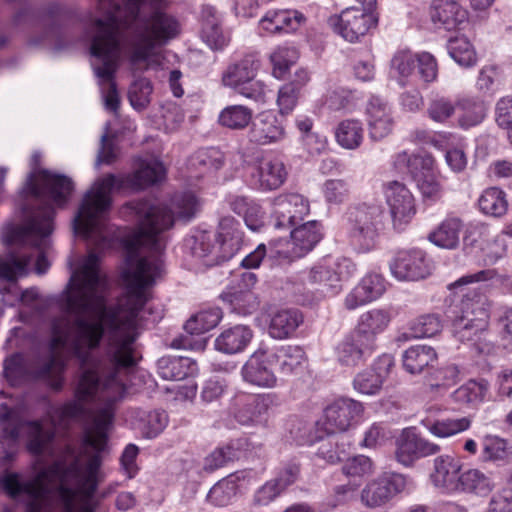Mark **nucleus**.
Here are the masks:
<instances>
[{
    "label": "nucleus",
    "mask_w": 512,
    "mask_h": 512,
    "mask_svg": "<svg viewBox=\"0 0 512 512\" xmlns=\"http://www.w3.org/2000/svg\"><path fill=\"white\" fill-rule=\"evenodd\" d=\"M200 202L193 193L176 195L170 206L148 201L131 204L138 228L126 239L131 254L147 249L151 255L123 273L127 293L116 305L106 303L107 279L99 269V258L90 253L73 273L64 293V315L52 321L50 357L34 372L54 390L63 386L65 361L62 353L76 357L83 373L74 398L61 405L52 418L60 423L89 420L82 433V446L104 450L114 417V405L125 392L124 376L137 363L135 341L139 312L148 300V288L160 275V254L165 249L163 235L175 219L190 220Z\"/></svg>",
    "instance_id": "nucleus-1"
},
{
    "label": "nucleus",
    "mask_w": 512,
    "mask_h": 512,
    "mask_svg": "<svg viewBox=\"0 0 512 512\" xmlns=\"http://www.w3.org/2000/svg\"><path fill=\"white\" fill-rule=\"evenodd\" d=\"M49 410L40 420L11 424V411L3 406V433L17 440L22 428L26 436V448L34 456L54 459V462L37 472L32 478L22 481L18 474L8 473L1 484L6 493L16 499L23 498L25 512H93L92 497L96 490V475L100 466V453L92 446L77 449L66 444L55 446L57 428H67L71 422L91 424L89 420H68L60 423L52 416L60 408Z\"/></svg>",
    "instance_id": "nucleus-2"
},
{
    "label": "nucleus",
    "mask_w": 512,
    "mask_h": 512,
    "mask_svg": "<svg viewBox=\"0 0 512 512\" xmlns=\"http://www.w3.org/2000/svg\"><path fill=\"white\" fill-rule=\"evenodd\" d=\"M54 209L50 203H45L34 210L22 224H8L3 238L9 245L29 246L33 252H18L10 254L0 261V294L9 305L16 301L28 303L36 299L35 290L18 291L16 280L25 276L32 259L36 257L35 271L41 275L47 272L50 263L47 253L50 248V235L53 231Z\"/></svg>",
    "instance_id": "nucleus-3"
},
{
    "label": "nucleus",
    "mask_w": 512,
    "mask_h": 512,
    "mask_svg": "<svg viewBox=\"0 0 512 512\" xmlns=\"http://www.w3.org/2000/svg\"><path fill=\"white\" fill-rule=\"evenodd\" d=\"M166 175L162 162L156 158H138L134 163V172L130 174H107L97 179L88 190L74 218V228L97 248L103 249L109 244L106 227V215L111 207L113 191L142 190L161 182Z\"/></svg>",
    "instance_id": "nucleus-4"
},
{
    "label": "nucleus",
    "mask_w": 512,
    "mask_h": 512,
    "mask_svg": "<svg viewBox=\"0 0 512 512\" xmlns=\"http://www.w3.org/2000/svg\"><path fill=\"white\" fill-rule=\"evenodd\" d=\"M98 21L97 33H88L91 40V66L101 86L106 109L116 112L119 108V96L114 82L121 52L119 43Z\"/></svg>",
    "instance_id": "nucleus-5"
},
{
    "label": "nucleus",
    "mask_w": 512,
    "mask_h": 512,
    "mask_svg": "<svg viewBox=\"0 0 512 512\" xmlns=\"http://www.w3.org/2000/svg\"><path fill=\"white\" fill-rule=\"evenodd\" d=\"M346 216V233L350 243L359 252L371 251L384 229L382 206L375 202H361L350 206Z\"/></svg>",
    "instance_id": "nucleus-6"
},
{
    "label": "nucleus",
    "mask_w": 512,
    "mask_h": 512,
    "mask_svg": "<svg viewBox=\"0 0 512 512\" xmlns=\"http://www.w3.org/2000/svg\"><path fill=\"white\" fill-rule=\"evenodd\" d=\"M395 165L399 169H407L424 199L437 201L441 198L443 186L439 179L436 161L431 154L422 152L409 155L404 151L396 156Z\"/></svg>",
    "instance_id": "nucleus-7"
},
{
    "label": "nucleus",
    "mask_w": 512,
    "mask_h": 512,
    "mask_svg": "<svg viewBox=\"0 0 512 512\" xmlns=\"http://www.w3.org/2000/svg\"><path fill=\"white\" fill-rule=\"evenodd\" d=\"M259 67L260 61L248 55L227 67L222 74V83L248 99L265 102L266 86L262 81L255 80Z\"/></svg>",
    "instance_id": "nucleus-8"
},
{
    "label": "nucleus",
    "mask_w": 512,
    "mask_h": 512,
    "mask_svg": "<svg viewBox=\"0 0 512 512\" xmlns=\"http://www.w3.org/2000/svg\"><path fill=\"white\" fill-rule=\"evenodd\" d=\"M321 225L317 221H307L294 226L291 231V240L285 242L289 246L283 249L282 240L270 243V256L274 258L292 259L299 258L310 252L321 240Z\"/></svg>",
    "instance_id": "nucleus-9"
},
{
    "label": "nucleus",
    "mask_w": 512,
    "mask_h": 512,
    "mask_svg": "<svg viewBox=\"0 0 512 512\" xmlns=\"http://www.w3.org/2000/svg\"><path fill=\"white\" fill-rule=\"evenodd\" d=\"M365 7H349L329 19L334 31L349 42H356L377 25L376 16Z\"/></svg>",
    "instance_id": "nucleus-10"
},
{
    "label": "nucleus",
    "mask_w": 512,
    "mask_h": 512,
    "mask_svg": "<svg viewBox=\"0 0 512 512\" xmlns=\"http://www.w3.org/2000/svg\"><path fill=\"white\" fill-rule=\"evenodd\" d=\"M408 484L406 476L398 473L381 475L366 484L360 500L368 508H378L388 503L395 495L403 492Z\"/></svg>",
    "instance_id": "nucleus-11"
},
{
    "label": "nucleus",
    "mask_w": 512,
    "mask_h": 512,
    "mask_svg": "<svg viewBox=\"0 0 512 512\" xmlns=\"http://www.w3.org/2000/svg\"><path fill=\"white\" fill-rule=\"evenodd\" d=\"M29 189L35 197L62 206L73 190V183L66 176L43 170L35 180L30 179Z\"/></svg>",
    "instance_id": "nucleus-12"
},
{
    "label": "nucleus",
    "mask_w": 512,
    "mask_h": 512,
    "mask_svg": "<svg viewBox=\"0 0 512 512\" xmlns=\"http://www.w3.org/2000/svg\"><path fill=\"white\" fill-rule=\"evenodd\" d=\"M276 355L266 350L255 351L245 362L241 375L245 382L260 387L273 388L277 385V377L272 369Z\"/></svg>",
    "instance_id": "nucleus-13"
},
{
    "label": "nucleus",
    "mask_w": 512,
    "mask_h": 512,
    "mask_svg": "<svg viewBox=\"0 0 512 512\" xmlns=\"http://www.w3.org/2000/svg\"><path fill=\"white\" fill-rule=\"evenodd\" d=\"M441 447L416 434L412 429H405L396 440L395 457L404 466H411L420 458L439 453Z\"/></svg>",
    "instance_id": "nucleus-14"
},
{
    "label": "nucleus",
    "mask_w": 512,
    "mask_h": 512,
    "mask_svg": "<svg viewBox=\"0 0 512 512\" xmlns=\"http://www.w3.org/2000/svg\"><path fill=\"white\" fill-rule=\"evenodd\" d=\"M310 212L308 200L297 193L282 194L273 202L275 226L291 228L300 224Z\"/></svg>",
    "instance_id": "nucleus-15"
},
{
    "label": "nucleus",
    "mask_w": 512,
    "mask_h": 512,
    "mask_svg": "<svg viewBox=\"0 0 512 512\" xmlns=\"http://www.w3.org/2000/svg\"><path fill=\"white\" fill-rule=\"evenodd\" d=\"M363 411L362 403L350 398H339L325 408L324 428L328 433L347 431Z\"/></svg>",
    "instance_id": "nucleus-16"
},
{
    "label": "nucleus",
    "mask_w": 512,
    "mask_h": 512,
    "mask_svg": "<svg viewBox=\"0 0 512 512\" xmlns=\"http://www.w3.org/2000/svg\"><path fill=\"white\" fill-rule=\"evenodd\" d=\"M392 275L398 280L416 281L430 274L425 253L419 249L400 250L390 262Z\"/></svg>",
    "instance_id": "nucleus-17"
},
{
    "label": "nucleus",
    "mask_w": 512,
    "mask_h": 512,
    "mask_svg": "<svg viewBox=\"0 0 512 512\" xmlns=\"http://www.w3.org/2000/svg\"><path fill=\"white\" fill-rule=\"evenodd\" d=\"M286 136L283 120L271 110L258 113L251 122L249 138L257 145L277 144L284 141Z\"/></svg>",
    "instance_id": "nucleus-18"
},
{
    "label": "nucleus",
    "mask_w": 512,
    "mask_h": 512,
    "mask_svg": "<svg viewBox=\"0 0 512 512\" xmlns=\"http://www.w3.org/2000/svg\"><path fill=\"white\" fill-rule=\"evenodd\" d=\"M393 366L391 355H381L369 368L356 374L353 379L354 389L364 395L378 394Z\"/></svg>",
    "instance_id": "nucleus-19"
},
{
    "label": "nucleus",
    "mask_w": 512,
    "mask_h": 512,
    "mask_svg": "<svg viewBox=\"0 0 512 512\" xmlns=\"http://www.w3.org/2000/svg\"><path fill=\"white\" fill-rule=\"evenodd\" d=\"M386 201L390 207L394 225H402L415 215L414 197L406 186L394 181L388 184L385 190Z\"/></svg>",
    "instance_id": "nucleus-20"
},
{
    "label": "nucleus",
    "mask_w": 512,
    "mask_h": 512,
    "mask_svg": "<svg viewBox=\"0 0 512 512\" xmlns=\"http://www.w3.org/2000/svg\"><path fill=\"white\" fill-rule=\"evenodd\" d=\"M277 404V396L272 393L240 399L235 411V419L241 425L251 426L263 422L268 410Z\"/></svg>",
    "instance_id": "nucleus-21"
},
{
    "label": "nucleus",
    "mask_w": 512,
    "mask_h": 512,
    "mask_svg": "<svg viewBox=\"0 0 512 512\" xmlns=\"http://www.w3.org/2000/svg\"><path fill=\"white\" fill-rule=\"evenodd\" d=\"M366 116L372 139L381 140L392 132L394 121L391 108L380 97L373 96L369 99Z\"/></svg>",
    "instance_id": "nucleus-22"
},
{
    "label": "nucleus",
    "mask_w": 512,
    "mask_h": 512,
    "mask_svg": "<svg viewBox=\"0 0 512 512\" xmlns=\"http://www.w3.org/2000/svg\"><path fill=\"white\" fill-rule=\"evenodd\" d=\"M376 344H371L353 331L337 347L338 361L348 367H356L371 357Z\"/></svg>",
    "instance_id": "nucleus-23"
},
{
    "label": "nucleus",
    "mask_w": 512,
    "mask_h": 512,
    "mask_svg": "<svg viewBox=\"0 0 512 512\" xmlns=\"http://www.w3.org/2000/svg\"><path fill=\"white\" fill-rule=\"evenodd\" d=\"M386 290V281L376 273L367 274L346 296L345 307L353 310L379 298Z\"/></svg>",
    "instance_id": "nucleus-24"
},
{
    "label": "nucleus",
    "mask_w": 512,
    "mask_h": 512,
    "mask_svg": "<svg viewBox=\"0 0 512 512\" xmlns=\"http://www.w3.org/2000/svg\"><path fill=\"white\" fill-rule=\"evenodd\" d=\"M255 177L260 189L270 191L278 189L285 183L288 171L280 158L265 156L257 163Z\"/></svg>",
    "instance_id": "nucleus-25"
},
{
    "label": "nucleus",
    "mask_w": 512,
    "mask_h": 512,
    "mask_svg": "<svg viewBox=\"0 0 512 512\" xmlns=\"http://www.w3.org/2000/svg\"><path fill=\"white\" fill-rule=\"evenodd\" d=\"M433 482L447 492H459L462 464L460 460L449 456H439L434 460Z\"/></svg>",
    "instance_id": "nucleus-26"
},
{
    "label": "nucleus",
    "mask_w": 512,
    "mask_h": 512,
    "mask_svg": "<svg viewBox=\"0 0 512 512\" xmlns=\"http://www.w3.org/2000/svg\"><path fill=\"white\" fill-rule=\"evenodd\" d=\"M391 319L392 316L389 310L374 308L360 315L353 331L371 344H376L377 336L387 329Z\"/></svg>",
    "instance_id": "nucleus-27"
},
{
    "label": "nucleus",
    "mask_w": 512,
    "mask_h": 512,
    "mask_svg": "<svg viewBox=\"0 0 512 512\" xmlns=\"http://www.w3.org/2000/svg\"><path fill=\"white\" fill-rule=\"evenodd\" d=\"M305 22L304 15L292 9L270 10L260 20V26L269 33L297 30Z\"/></svg>",
    "instance_id": "nucleus-28"
},
{
    "label": "nucleus",
    "mask_w": 512,
    "mask_h": 512,
    "mask_svg": "<svg viewBox=\"0 0 512 512\" xmlns=\"http://www.w3.org/2000/svg\"><path fill=\"white\" fill-rule=\"evenodd\" d=\"M253 338L250 327L242 324L224 329L215 339V349L225 354L242 352Z\"/></svg>",
    "instance_id": "nucleus-29"
},
{
    "label": "nucleus",
    "mask_w": 512,
    "mask_h": 512,
    "mask_svg": "<svg viewBox=\"0 0 512 512\" xmlns=\"http://www.w3.org/2000/svg\"><path fill=\"white\" fill-rule=\"evenodd\" d=\"M304 317L297 309H281L271 315L269 334L275 339L291 337L303 323Z\"/></svg>",
    "instance_id": "nucleus-30"
},
{
    "label": "nucleus",
    "mask_w": 512,
    "mask_h": 512,
    "mask_svg": "<svg viewBox=\"0 0 512 512\" xmlns=\"http://www.w3.org/2000/svg\"><path fill=\"white\" fill-rule=\"evenodd\" d=\"M431 15L435 24L448 31L458 29L467 20V11L457 2L449 0H439Z\"/></svg>",
    "instance_id": "nucleus-31"
},
{
    "label": "nucleus",
    "mask_w": 512,
    "mask_h": 512,
    "mask_svg": "<svg viewBox=\"0 0 512 512\" xmlns=\"http://www.w3.org/2000/svg\"><path fill=\"white\" fill-rule=\"evenodd\" d=\"M238 226L234 218L224 217L220 220L217 238L220 251L218 257L230 259L240 249L243 236Z\"/></svg>",
    "instance_id": "nucleus-32"
},
{
    "label": "nucleus",
    "mask_w": 512,
    "mask_h": 512,
    "mask_svg": "<svg viewBox=\"0 0 512 512\" xmlns=\"http://www.w3.org/2000/svg\"><path fill=\"white\" fill-rule=\"evenodd\" d=\"M488 327V315L483 309L476 311V318L461 319L453 322L454 336L461 342H476L481 339Z\"/></svg>",
    "instance_id": "nucleus-33"
},
{
    "label": "nucleus",
    "mask_w": 512,
    "mask_h": 512,
    "mask_svg": "<svg viewBox=\"0 0 512 512\" xmlns=\"http://www.w3.org/2000/svg\"><path fill=\"white\" fill-rule=\"evenodd\" d=\"M158 373L165 380L180 381L197 373V364L188 357H163L158 360Z\"/></svg>",
    "instance_id": "nucleus-34"
},
{
    "label": "nucleus",
    "mask_w": 512,
    "mask_h": 512,
    "mask_svg": "<svg viewBox=\"0 0 512 512\" xmlns=\"http://www.w3.org/2000/svg\"><path fill=\"white\" fill-rule=\"evenodd\" d=\"M342 273L337 272L333 265L324 262L310 268L307 273V281L323 287V291L331 295L337 294L342 289Z\"/></svg>",
    "instance_id": "nucleus-35"
},
{
    "label": "nucleus",
    "mask_w": 512,
    "mask_h": 512,
    "mask_svg": "<svg viewBox=\"0 0 512 512\" xmlns=\"http://www.w3.org/2000/svg\"><path fill=\"white\" fill-rule=\"evenodd\" d=\"M458 108V126L469 129L480 124L486 115V107L477 97L464 96L456 101Z\"/></svg>",
    "instance_id": "nucleus-36"
},
{
    "label": "nucleus",
    "mask_w": 512,
    "mask_h": 512,
    "mask_svg": "<svg viewBox=\"0 0 512 512\" xmlns=\"http://www.w3.org/2000/svg\"><path fill=\"white\" fill-rule=\"evenodd\" d=\"M436 361V351L426 345L412 346L402 356L403 367L410 374H420L425 368L432 367Z\"/></svg>",
    "instance_id": "nucleus-37"
},
{
    "label": "nucleus",
    "mask_w": 512,
    "mask_h": 512,
    "mask_svg": "<svg viewBox=\"0 0 512 512\" xmlns=\"http://www.w3.org/2000/svg\"><path fill=\"white\" fill-rule=\"evenodd\" d=\"M462 221L457 217H448L436 229L429 233L428 239L434 245L444 249H455L459 244Z\"/></svg>",
    "instance_id": "nucleus-38"
},
{
    "label": "nucleus",
    "mask_w": 512,
    "mask_h": 512,
    "mask_svg": "<svg viewBox=\"0 0 512 512\" xmlns=\"http://www.w3.org/2000/svg\"><path fill=\"white\" fill-rule=\"evenodd\" d=\"M274 355L277 357L280 372L285 376L301 373L307 367L308 358L300 346H283Z\"/></svg>",
    "instance_id": "nucleus-39"
},
{
    "label": "nucleus",
    "mask_w": 512,
    "mask_h": 512,
    "mask_svg": "<svg viewBox=\"0 0 512 512\" xmlns=\"http://www.w3.org/2000/svg\"><path fill=\"white\" fill-rule=\"evenodd\" d=\"M201 37L213 50H221L228 44L229 38L222 32L219 19L211 7L203 10Z\"/></svg>",
    "instance_id": "nucleus-40"
},
{
    "label": "nucleus",
    "mask_w": 512,
    "mask_h": 512,
    "mask_svg": "<svg viewBox=\"0 0 512 512\" xmlns=\"http://www.w3.org/2000/svg\"><path fill=\"white\" fill-rule=\"evenodd\" d=\"M245 478L244 472H236L218 481L209 491L207 499L216 506H226L236 496L241 479Z\"/></svg>",
    "instance_id": "nucleus-41"
},
{
    "label": "nucleus",
    "mask_w": 512,
    "mask_h": 512,
    "mask_svg": "<svg viewBox=\"0 0 512 512\" xmlns=\"http://www.w3.org/2000/svg\"><path fill=\"white\" fill-rule=\"evenodd\" d=\"M478 207L483 214L500 218L508 211L506 193L497 187L487 188L478 199Z\"/></svg>",
    "instance_id": "nucleus-42"
},
{
    "label": "nucleus",
    "mask_w": 512,
    "mask_h": 512,
    "mask_svg": "<svg viewBox=\"0 0 512 512\" xmlns=\"http://www.w3.org/2000/svg\"><path fill=\"white\" fill-rule=\"evenodd\" d=\"M191 251L197 258H210L209 263L217 264L227 259L218 257L220 254L217 237L212 232H199L191 239Z\"/></svg>",
    "instance_id": "nucleus-43"
},
{
    "label": "nucleus",
    "mask_w": 512,
    "mask_h": 512,
    "mask_svg": "<svg viewBox=\"0 0 512 512\" xmlns=\"http://www.w3.org/2000/svg\"><path fill=\"white\" fill-rule=\"evenodd\" d=\"M363 137V125L356 119L343 120L335 128L336 142L347 150L357 149L361 145Z\"/></svg>",
    "instance_id": "nucleus-44"
},
{
    "label": "nucleus",
    "mask_w": 512,
    "mask_h": 512,
    "mask_svg": "<svg viewBox=\"0 0 512 512\" xmlns=\"http://www.w3.org/2000/svg\"><path fill=\"white\" fill-rule=\"evenodd\" d=\"M222 299L240 315L251 314L259 306L257 296L250 289L230 288L222 293Z\"/></svg>",
    "instance_id": "nucleus-45"
},
{
    "label": "nucleus",
    "mask_w": 512,
    "mask_h": 512,
    "mask_svg": "<svg viewBox=\"0 0 512 512\" xmlns=\"http://www.w3.org/2000/svg\"><path fill=\"white\" fill-rule=\"evenodd\" d=\"M459 492L473 493L478 496H487L495 487L489 475L479 469H469L461 474Z\"/></svg>",
    "instance_id": "nucleus-46"
},
{
    "label": "nucleus",
    "mask_w": 512,
    "mask_h": 512,
    "mask_svg": "<svg viewBox=\"0 0 512 512\" xmlns=\"http://www.w3.org/2000/svg\"><path fill=\"white\" fill-rule=\"evenodd\" d=\"M472 417L464 416L460 418H443L429 422L427 430L438 438H449L470 429Z\"/></svg>",
    "instance_id": "nucleus-47"
},
{
    "label": "nucleus",
    "mask_w": 512,
    "mask_h": 512,
    "mask_svg": "<svg viewBox=\"0 0 512 512\" xmlns=\"http://www.w3.org/2000/svg\"><path fill=\"white\" fill-rule=\"evenodd\" d=\"M222 316L218 307L202 310L187 320L184 328L190 334H202L216 327Z\"/></svg>",
    "instance_id": "nucleus-48"
},
{
    "label": "nucleus",
    "mask_w": 512,
    "mask_h": 512,
    "mask_svg": "<svg viewBox=\"0 0 512 512\" xmlns=\"http://www.w3.org/2000/svg\"><path fill=\"white\" fill-rule=\"evenodd\" d=\"M512 458V445L498 436H487L483 442L484 462H506Z\"/></svg>",
    "instance_id": "nucleus-49"
},
{
    "label": "nucleus",
    "mask_w": 512,
    "mask_h": 512,
    "mask_svg": "<svg viewBox=\"0 0 512 512\" xmlns=\"http://www.w3.org/2000/svg\"><path fill=\"white\" fill-rule=\"evenodd\" d=\"M253 112L243 105H230L219 114V123L230 129H243L253 120Z\"/></svg>",
    "instance_id": "nucleus-50"
},
{
    "label": "nucleus",
    "mask_w": 512,
    "mask_h": 512,
    "mask_svg": "<svg viewBox=\"0 0 512 512\" xmlns=\"http://www.w3.org/2000/svg\"><path fill=\"white\" fill-rule=\"evenodd\" d=\"M450 56L461 66H473L476 61V52L466 37H455L448 43Z\"/></svg>",
    "instance_id": "nucleus-51"
},
{
    "label": "nucleus",
    "mask_w": 512,
    "mask_h": 512,
    "mask_svg": "<svg viewBox=\"0 0 512 512\" xmlns=\"http://www.w3.org/2000/svg\"><path fill=\"white\" fill-rule=\"evenodd\" d=\"M456 106L450 98L436 95L428 104L427 115L432 121L444 124L455 115Z\"/></svg>",
    "instance_id": "nucleus-52"
},
{
    "label": "nucleus",
    "mask_w": 512,
    "mask_h": 512,
    "mask_svg": "<svg viewBox=\"0 0 512 512\" xmlns=\"http://www.w3.org/2000/svg\"><path fill=\"white\" fill-rule=\"evenodd\" d=\"M297 59L298 52L294 47H277L270 55L274 76L278 79L284 78L290 66L294 65Z\"/></svg>",
    "instance_id": "nucleus-53"
},
{
    "label": "nucleus",
    "mask_w": 512,
    "mask_h": 512,
    "mask_svg": "<svg viewBox=\"0 0 512 512\" xmlns=\"http://www.w3.org/2000/svg\"><path fill=\"white\" fill-rule=\"evenodd\" d=\"M487 385L476 381H468L452 393V399L459 404L480 403L486 394Z\"/></svg>",
    "instance_id": "nucleus-54"
},
{
    "label": "nucleus",
    "mask_w": 512,
    "mask_h": 512,
    "mask_svg": "<svg viewBox=\"0 0 512 512\" xmlns=\"http://www.w3.org/2000/svg\"><path fill=\"white\" fill-rule=\"evenodd\" d=\"M442 321L436 314H426L416 318L410 325L415 338L433 337L442 330Z\"/></svg>",
    "instance_id": "nucleus-55"
},
{
    "label": "nucleus",
    "mask_w": 512,
    "mask_h": 512,
    "mask_svg": "<svg viewBox=\"0 0 512 512\" xmlns=\"http://www.w3.org/2000/svg\"><path fill=\"white\" fill-rule=\"evenodd\" d=\"M478 308L483 309L489 316L490 304L487 297L476 292L465 294L460 302L459 315L456 317L461 319L476 318Z\"/></svg>",
    "instance_id": "nucleus-56"
},
{
    "label": "nucleus",
    "mask_w": 512,
    "mask_h": 512,
    "mask_svg": "<svg viewBox=\"0 0 512 512\" xmlns=\"http://www.w3.org/2000/svg\"><path fill=\"white\" fill-rule=\"evenodd\" d=\"M322 192L329 204L339 205L348 199L350 185L344 179H329L323 184Z\"/></svg>",
    "instance_id": "nucleus-57"
},
{
    "label": "nucleus",
    "mask_w": 512,
    "mask_h": 512,
    "mask_svg": "<svg viewBox=\"0 0 512 512\" xmlns=\"http://www.w3.org/2000/svg\"><path fill=\"white\" fill-rule=\"evenodd\" d=\"M417 55L410 51H399L391 60V69L396 73L400 83L404 84V80L409 78L416 67Z\"/></svg>",
    "instance_id": "nucleus-58"
},
{
    "label": "nucleus",
    "mask_w": 512,
    "mask_h": 512,
    "mask_svg": "<svg viewBox=\"0 0 512 512\" xmlns=\"http://www.w3.org/2000/svg\"><path fill=\"white\" fill-rule=\"evenodd\" d=\"M152 93V85L146 78L136 80L129 89L128 97L131 105L141 110L147 106Z\"/></svg>",
    "instance_id": "nucleus-59"
},
{
    "label": "nucleus",
    "mask_w": 512,
    "mask_h": 512,
    "mask_svg": "<svg viewBox=\"0 0 512 512\" xmlns=\"http://www.w3.org/2000/svg\"><path fill=\"white\" fill-rule=\"evenodd\" d=\"M168 416L164 411L149 412L141 427L142 433L147 438L157 437L167 426Z\"/></svg>",
    "instance_id": "nucleus-60"
},
{
    "label": "nucleus",
    "mask_w": 512,
    "mask_h": 512,
    "mask_svg": "<svg viewBox=\"0 0 512 512\" xmlns=\"http://www.w3.org/2000/svg\"><path fill=\"white\" fill-rule=\"evenodd\" d=\"M299 85L294 82L283 85L278 92L277 104L281 114L290 113L297 104Z\"/></svg>",
    "instance_id": "nucleus-61"
},
{
    "label": "nucleus",
    "mask_w": 512,
    "mask_h": 512,
    "mask_svg": "<svg viewBox=\"0 0 512 512\" xmlns=\"http://www.w3.org/2000/svg\"><path fill=\"white\" fill-rule=\"evenodd\" d=\"M371 459L364 455H358L348 459L342 467L343 473L347 476L361 477L373 472Z\"/></svg>",
    "instance_id": "nucleus-62"
},
{
    "label": "nucleus",
    "mask_w": 512,
    "mask_h": 512,
    "mask_svg": "<svg viewBox=\"0 0 512 512\" xmlns=\"http://www.w3.org/2000/svg\"><path fill=\"white\" fill-rule=\"evenodd\" d=\"M418 73L425 83H431L436 80L438 75V65L433 55L423 52L417 55Z\"/></svg>",
    "instance_id": "nucleus-63"
},
{
    "label": "nucleus",
    "mask_w": 512,
    "mask_h": 512,
    "mask_svg": "<svg viewBox=\"0 0 512 512\" xmlns=\"http://www.w3.org/2000/svg\"><path fill=\"white\" fill-rule=\"evenodd\" d=\"M233 457L234 450L230 446L215 449L204 459L203 469L207 472H213L223 467Z\"/></svg>",
    "instance_id": "nucleus-64"
}]
</instances>
